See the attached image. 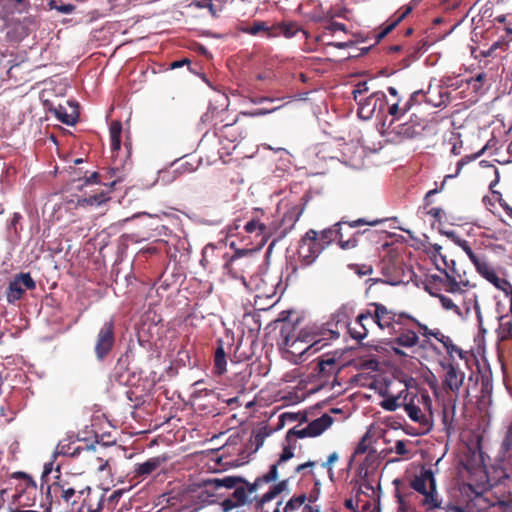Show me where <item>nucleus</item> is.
I'll return each instance as SVG.
<instances>
[{"mask_svg": "<svg viewBox=\"0 0 512 512\" xmlns=\"http://www.w3.org/2000/svg\"><path fill=\"white\" fill-rule=\"evenodd\" d=\"M370 306L374 309L358 315V321L362 323L371 320L380 329H388L390 334H397L401 330L404 319H413L411 315L404 312L396 313L381 303H371Z\"/></svg>", "mask_w": 512, "mask_h": 512, "instance_id": "f257e3e1", "label": "nucleus"}, {"mask_svg": "<svg viewBox=\"0 0 512 512\" xmlns=\"http://www.w3.org/2000/svg\"><path fill=\"white\" fill-rule=\"evenodd\" d=\"M410 485L415 491L424 495L422 503L427 510L440 508L441 500L438 498L436 480L431 469L423 468L420 473L411 480Z\"/></svg>", "mask_w": 512, "mask_h": 512, "instance_id": "f03ea898", "label": "nucleus"}, {"mask_svg": "<svg viewBox=\"0 0 512 512\" xmlns=\"http://www.w3.org/2000/svg\"><path fill=\"white\" fill-rule=\"evenodd\" d=\"M498 468L495 469L497 474V482L504 483L505 480L510 479L512 476V422L507 428L505 437L501 443L499 450Z\"/></svg>", "mask_w": 512, "mask_h": 512, "instance_id": "7ed1b4c3", "label": "nucleus"}, {"mask_svg": "<svg viewBox=\"0 0 512 512\" xmlns=\"http://www.w3.org/2000/svg\"><path fill=\"white\" fill-rule=\"evenodd\" d=\"M325 246L318 240L317 231L310 229L302 237L298 256L304 266H309L318 258Z\"/></svg>", "mask_w": 512, "mask_h": 512, "instance_id": "20e7f679", "label": "nucleus"}, {"mask_svg": "<svg viewBox=\"0 0 512 512\" xmlns=\"http://www.w3.org/2000/svg\"><path fill=\"white\" fill-rule=\"evenodd\" d=\"M357 114L362 120H370L374 115L381 114L387 104L384 92L376 91L369 96L359 99Z\"/></svg>", "mask_w": 512, "mask_h": 512, "instance_id": "39448f33", "label": "nucleus"}, {"mask_svg": "<svg viewBox=\"0 0 512 512\" xmlns=\"http://www.w3.org/2000/svg\"><path fill=\"white\" fill-rule=\"evenodd\" d=\"M115 344L114 324L106 321L100 328L95 342L94 351L98 360H103L113 349Z\"/></svg>", "mask_w": 512, "mask_h": 512, "instance_id": "423d86ee", "label": "nucleus"}, {"mask_svg": "<svg viewBox=\"0 0 512 512\" xmlns=\"http://www.w3.org/2000/svg\"><path fill=\"white\" fill-rule=\"evenodd\" d=\"M36 286L35 281L29 273H20L10 281L6 290L8 303L13 304L21 299L26 290H32Z\"/></svg>", "mask_w": 512, "mask_h": 512, "instance_id": "0eeeda50", "label": "nucleus"}, {"mask_svg": "<svg viewBox=\"0 0 512 512\" xmlns=\"http://www.w3.org/2000/svg\"><path fill=\"white\" fill-rule=\"evenodd\" d=\"M280 336L282 339V344L287 348L294 349V353H303L305 351L313 350L316 351V342L303 348V344H306L308 341L302 337L300 334H295V329L290 323H284L281 330Z\"/></svg>", "mask_w": 512, "mask_h": 512, "instance_id": "6e6552de", "label": "nucleus"}, {"mask_svg": "<svg viewBox=\"0 0 512 512\" xmlns=\"http://www.w3.org/2000/svg\"><path fill=\"white\" fill-rule=\"evenodd\" d=\"M477 271L497 289L502 290L510 300V311H512V285L504 278L497 276L492 267H490L485 260L477 263Z\"/></svg>", "mask_w": 512, "mask_h": 512, "instance_id": "1a4fd4ad", "label": "nucleus"}, {"mask_svg": "<svg viewBox=\"0 0 512 512\" xmlns=\"http://www.w3.org/2000/svg\"><path fill=\"white\" fill-rule=\"evenodd\" d=\"M440 366L445 371L442 380L444 389L458 392L463 385L465 378L464 372H462L457 365L450 362L440 361Z\"/></svg>", "mask_w": 512, "mask_h": 512, "instance_id": "9d476101", "label": "nucleus"}, {"mask_svg": "<svg viewBox=\"0 0 512 512\" xmlns=\"http://www.w3.org/2000/svg\"><path fill=\"white\" fill-rule=\"evenodd\" d=\"M464 492L466 494L471 492L474 494V498L471 499L470 502L466 503V505L448 504V512H480V510H483L487 507V502L483 498L482 492L476 491L471 484L464 486Z\"/></svg>", "mask_w": 512, "mask_h": 512, "instance_id": "9b49d317", "label": "nucleus"}, {"mask_svg": "<svg viewBox=\"0 0 512 512\" xmlns=\"http://www.w3.org/2000/svg\"><path fill=\"white\" fill-rule=\"evenodd\" d=\"M259 212L263 214L262 210H256L254 215L244 225V230L249 234L254 233L257 236H261L262 239L267 240V238L272 234L273 230H275V226H271L270 224L262 221L258 216Z\"/></svg>", "mask_w": 512, "mask_h": 512, "instance_id": "f8f14e48", "label": "nucleus"}, {"mask_svg": "<svg viewBox=\"0 0 512 512\" xmlns=\"http://www.w3.org/2000/svg\"><path fill=\"white\" fill-rule=\"evenodd\" d=\"M69 111L65 106L58 105L51 109L55 117L61 121L62 123L73 126L76 124L79 113H78V104L76 102L68 101Z\"/></svg>", "mask_w": 512, "mask_h": 512, "instance_id": "ddd939ff", "label": "nucleus"}, {"mask_svg": "<svg viewBox=\"0 0 512 512\" xmlns=\"http://www.w3.org/2000/svg\"><path fill=\"white\" fill-rule=\"evenodd\" d=\"M315 371L321 380H327L329 377L334 376L338 372L335 357L330 355L321 357L316 364Z\"/></svg>", "mask_w": 512, "mask_h": 512, "instance_id": "4468645a", "label": "nucleus"}, {"mask_svg": "<svg viewBox=\"0 0 512 512\" xmlns=\"http://www.w3.org/2000/svg\"><path fill=\"white\" fill-rule=\"evenodd\" d=\"M409 100L414 106L419 105L422 102H426L433 107H441L446 106V103L448 102V94L439 92V100L436 101L427 96L423 90H417L410 95Z\"/></svg>", "mask_w": 512, "mask_h": 512, "instance_id": "2eb2a0df", "label": "nucleus"}, {"mask_svg": "<svg viewBox=\"0 0 512 512\" xmlns=\"http://www.w3.org/2000/svg\"><path fill=\"white\" fill-rule=\"evenodd\" d=\"M304 211V205L295 204L289 207L282 218V226L284 233L292 230L296 222L300 219Z\"/></svg>", "mask_w": 512, "mask_h": 512, "instance_id": "dca6fc26", "label": "nucleus"}, {"mask_svg": "<svg viewBox=\"0 0 512 512\" xmlns=\"http://www.w3.org/2000/svg\"><path fill=\"white\" fill-rule=\"evenodd\" d=\"M244 483H246V480L240 476H224L222 478H212L207 481V485L215 490L220 488L235 489Z\"/></svg>", "mask_w": 512, "mask_h": 512, "instance_id": "f3484780", "label": "nucleus"}, {"mask_svg": "<svg viewBox=\"0 0 512 512\" xmlns=\"http://www.w3.org/2000/svg\"><path fill=\"white\" fill-rule=\"evenodd\" d=\"M278 477V469L277 464H273L270 466L269 471L264 474L263 476H260L255 479L253 483H249L246 481L243 485H245L248 493V497L257 491V489L261 486L262 483H270L272 481H275Z\"/></svg>", "mask_w": 512, "mask_h": 512, "instance_id": "a211bd4d", "label": "nucleus"}, {"mask_svg": "<svg viewBox=\"0 0 512 512\" xmlns=\"http://www.w3.org/2000/svg\"><path fill=\"white\" fill-rule=\"evenodd\" d=\"M96 446L94 444L85 445L83 447H75L71 449L69 444H58L54 453L52 454L53 459H56L59 455L76 457L80 455L82 452H91L95 451Z\"/></svg>", "mask_w": 512, "mask_h": 512, "instance_id": "6ab92c4d", "label": "nucleus"}, {"mask_svg": "<svg viewBox=\"0 0 512 512\" xmlns=\"http://www.w3.org/2000/svg\"><path fill=\"white\" fill-rule=\"evenodd\" d=\"M165 461H166V457H164V456L152 457V458L148 459L147 461L136 465L135 473L139 477L148 476L152 472H154L156 469H158L161 466V464H163Z\"/></svg>", "mask_w": 512, "mask_h": 512, "instance_id": "aec40b11", "label": "nucleus"}, {"mask_svg": "<svg viewBox=\"0 0 512 512\" xmlns=\"http://www.w3.org/2000/svg\"><path fill=\"white\" fill-rule=\"evenodd\" d=\"M333 423V418L328 414H323L317 419H314L307 425L312 437L321 435Z\"/></svg>", "mask_w": 512, "mask_h": 512, "instance_id": "412c9836", "label": "nucleus"}, {"mask_svg": "<svg viewBox=\"0 0 512 512\" xmlns=\"http://www.w3.org/2000/svg\"><path fill=\"white\" fill-rule=\"evenodd\" d=\"M5 14L23 13L30 6V0H0Z\"/></svg>", "mask_w": 512, "mask_h": 512, "instance_id": "4be33fe9", "label": "nucleus"}, {"mask_svg": "<svg viewBox=\"0 0 512 512\" xmlns=\"http://www.w3.org/2000/svg\"><path fill=\"white\" fill-rule=\"evenodd\" d=\"M344 222L340 221L335 223L333 226L324 229L320 233V238L318 237V240L321 242L322 245L325 247L329 245L332 241L335 239H338L339 236H341V225Z\"/></svg>", "mask_w": 512, "mask_h": 512, "instance_id": "5701e85b", "label": "nucleus"}, {"mask_svg": "<svg viewBox=\"0 0 512 512\" xmlns=\"http://www.w3.org/2000/svg\"><path fill=\"white\" fill-rule=\"evenodd\" d=\"M404 410L412 421L429 427V420L412 401L404 404Z\"/></svg>", "mask_w": 512, "mask_h": 512, "instance_id": "b1692460", "label": "nucleus"}, {"mask_svg": "<svg viewBox=\"0 0 512 512\" xmlns=\"http://www.w3.org/2000/svg\"><path fill=\"white\" fill-rule=\"evenodd\" d=\"M399 335L394 339V342L399 346L411 348L418 343V336L412 330H404L402 332H398Z\"/></svg>", "mask_w": 512, "mask_h": 512, "instance_id": "393cba45", "label": "nucleus"}, {"mask_svg": "<svg viewBox=\"0 0 512 512\" xmlns=\"http://www.w3.org/2000/svg\"><path fill=\"white\" fill-rule=\"evenodd\" d=\"M472 309H474L477 319H478V322H479V324H481L482 323V315H481L480 306L477 302V297L475 294L472 295V297H470L464 301V311H462L463 317H461V318L462 319L468 318Z\"/></svg>", "mask_w": 512, "mask_h": 512, "instance_id": "a878e982", "label": "nucleus"}, {"mask_svg": "<svg viewBox=\"0 0 512 512\" xmlns=\"http://www.w3.org/2000/svg\"><path fill=\"white\" fill-rule=\"evenodd\" d=\"M229 498L234 499V503L237 507H241L252 502V499L248 497L245 485H239L236 487Z\"/></svg>", "mask_w": 512, "mask_h": 512, "instance_id": "bb28decb", "label": "nucleus"}, {"mask_svg": "<svg viewBox=\"0 0 512 512\" xmlns=\"http://www.w3.org/2000/svg\"><path fill=\"white\" fill-rule=\"evenodd\" d=\"M214 364L219 374H222L226 370V353L222 340L218 341V347L215 351Z\"/></svg>", "mask_w": 512, "mask_h": 512, "instance_id": "cd10ccee", "label": "nucleus"}, {"mask_svg": "<svg viewBox=\"0 0 512 512\" xmlns=\"http://www.w3.org/2000/svg\"><path fill=\"white\" fill-rule=\"evenodd\" d=\"M21 219L22 215L15 212L11 220L7 223V230L11 239H17L19 237V231L22 228L20 224Z\"/></svg>", "mask_w": 512, "mask_h": 512, "instance_id": "c85d7f7f", "label": "nucleus"}, {"mask_svg": "<svg viewBox=\"0 0 512 512\" xmlns=\"http://www.w3.org/2000/svg\"><path fill=\"white\" fill-rule=\"evenodd\" d=\"M445 276L450 284V287L447 291H449L451 293H456V292L460 291L461 285L465 286V287L469 285L468 280H462L458 276L452 275L447 271H445Z\"/></svg>", "mask_w": 512, "mask_h": 512, "instance_id": "c756f323", "label": "nucleus"}, {"mask_svg": "<svg viewBox=\"0 0 512 512\" xmlns=\"http://www.w3.org/2000/svg\"><path fill=\"white\" fill-rule=\"evenodd\" d=\"M47 5L50 10H56L61 14H71L75 9L74 5L63 3L61 0H49Z\"/></svg>", "mask_w": 512, "mask_h": 512, "instance_id": "7c9ffc66", "label": "nucleus"}, {"mask_svg": "<svg viewBox=\"0 0 512 512\" xmlns=\"http://www.w3.org/2000/svg\"><path fill=\"white\" fill-rule=\"evenodd\" d=\"M439 342L443 344V346L445 347L447 353L450 355L451 358H452L453 353H456V354H458V356L460 358H463L462 349L459 348L457 345H455L449 336L440 335Z\"/></svg>", "mask_w": 512, "mask_h": 512, "instance_id": "2f4dec72", "label": "nucleus"}, {"mask_svg": "<svg viewBox=\"0 0 512 512\" xmlns=\"http://www.w3.org/2000/svg\"><path fill=\"white\" fill-rule=\"evenodd\" d=\"M421 129L416 128L408 123H403L398 126L396 133L404 138H415L420 135Z\"/></svg>", "mask_w": 512, "mask_h": 512, "instance_id": "473e14b6", "label": "nucleus"}, {"mask_svg": "<svg viewBox=\"0 0 512 512\" xmlns=\"http://www.w3.org/2000/svg\"><path fill=\"white\" fill-rule=\"evenodd\" d=\"M187 164H182L177 170L169 172V171H159L158 181H161L164 185L170 184L177 177V171L185 172L189 169L186 167Z\"/></svg>", "mask_w": 512, "mask_h": 512, "instance_id": "72a5a7b5", "label": "nucleus"}, {"mask_svg": "<svg viewBox=\"0 0 512 512\" xmlns=\"http://www.w3.org/2000/svg\"><path fill=\"white\" fill-rule=\"evenodd\" d=\"M435 296L439 298L441 306L445 310H453L459 317H463L462 309L459 306H457L451 298L442 294H438Z\"/></svg>", "mask_w": 512, "mask_h": 512, "instance_id": "f704fd0d", "label": "nucleus"}, {"mask_svg": "<svg viewBox=\"0 0 512 512\" xmlns=\"http://www.w3.org/2000/svg\"><path fill=\"white\" fill-rule=\"evenodd\" d=\"M276 29L278 30V33L282 34L286 38H292L297 32L301 31V29L293 23H280L277 25Z\"/></svg>", "mask_w": 512, "mask_h": 512, "instance_id": "c9c22d12", "label": "nucleus"}, {"mask_svg": "<svg viewBox=\"0 0 512 512\" xmlns=\"http://www.w3.org/2000/svg\"><path fill=\"white\" fill-rule=\"evenodd\" d=\"M412 11V7L411 6H406L404 11L398 16V18L393 22L391 23L390 25H388L379 35H378V38H383L385 37L388 33H390L408 14H410Z\"/></svg>", "mask_w": 512, "mask_h": 512, "instance_id": "e433bc0d", "label": "nucleus"}, {"mask_svg": "<svg viewBox=\"0 0 512 512\" xmlns=\"http://www.w3.org/2000/svg\"><path fill=\"white\" fill-rule=\"evenodd\" d=\"M306 501V495L301 494L296 497H292L285 505L284 512H293L294 510L300 508Z\"/></svg>", "mask_w": 512, "mask_h": 512, "instance_id": "4c0bfd02", "label": "nucleus"}, {"mask_svg": "<svg viewBox=\"0 0 512 512\" xmlns=\"http://www.w3.org/2000/svg\"><path fill=\"white\" fill-rule=\"evenodd\" d=\"M458 246L462 248V250L466 253V255L468 256V258L471 260L475 267H477V263H481L484 260L483 258L477 256L472 251V249L469 246V243L466 240L462 239L458 243Z\"/></svg>", "mask_w": 512, "mask_h": 512, "instance_id": "58836bf2", "label": "nucleus"}, {"mask_svg": "<svg viewBox=\"0 0 512 512\" xmlns=\"http://www.w3.org/2000/svg\"><path fill=\"white\" fill-rule=\"evenodd\" d=\"M241 31L249 35H257L260 31H269V27L263 21H255L251 26L242 28Z\"/></svg>", "mask_w": 512, "mask_h": 512, "instance_id": "ea45409f", "label": "nucleus"}, {"mask_svg": "<svg viewBox=\"0 0 512 512\" xmlns=\"http://www.w3.org/2000/svg\"><path fill=\"white\" fill-rule=\"evenodd\" d=\"M283 106H284V104H279V105L273 106L271 108H266V107L256 108V109L251 110L250 112H247L246 114L251 117H261V116H265L268 114H272V113L278 111L279 109H281Z\"/></svg>", "mask_w": 512, "mask_h": 512, "instance_id": "a19ab883", "label": "nucleus"}, {"mask_svg": "<svg viewBox=\"0 0 512 512\" xmlns=\"http://www.w3.org/2000/svg\"><path fill=\"white\" fill-rule=\"evenodd\" d=\"M284 97H273V96H252L250 97V102L254 105H262L264 103H276V102H282L284 100Z\"/></svg>", "mask_w": 512, "mask_h": 512, "instance_id": "79ce46f5", "label": "nucleus"}, {"mask_svg": "<svg viewBox=\"0 0 512 512\" xmlns=\"http://www.w3.org/2000/svg\"><path fill=\"white\" fill-rule=\"evenodd\" d=\"M411 321H413L414 323H416V325L419 327V329L421 330L422 332V335L423 336H432L434 337L437 341H440V335H444L442 332H440V330L436 329V330H431L429 329L425 324H422L420 323L419 321H417L414 317L413 319H410Z\"/></svg>", "mask_w": 512, "mask_h": 512, "instance_id": "37998d69", "label": "nucleus"}, {"mask_svg": "<svg viewBox=\"0 0 512 512\" xmlns=\"http://www.w3.org/2000/svg\"><path fill=\"white\" fill-rule=\"evenodd\" d=\"M292 436L300 438V439H303L306 437H312L310 431L307 429V426L304 428H300V429L297 427H293V428L289 429L287 432V435H286L287 441H290Z\"/></svg>", "mask_w": 512, "mask_h": 512, "instance_id": "c03bdc74", "label": "nucleus"}, {"mask_svg": "<svg viewBox=\"0 0 512 512\" xmlns=\"http://www.w3.org/2000/svg\"><path fill=\"white\" fill-rule=\"evenodd\" d=\"M369 91V87H368V84L367 82L363 81V82H359L352 94H353V99L355 100V102L359 101V99H363V95L366 94L367 92Z\"/></svg>", "mask_w": 512, "mask_h": 512, "instance_id": "a18cd8bd", "label": "nucleus"}, {"mask_svg": "<svg viewBox=\"0 0 512 512\" xmlns=\"http://www.w3.org/2000/svg\"><path fill=\"white\" fill-rule=\"evenodd\" d=\"M103 202V195L96 194L89 197H84L78 200L79 205H100Z\"/></svg>", "mask_w": 512, "mask_h": 512, "instance_id": "49530a36", "label": "nucleus"}, {"mask_svg": "<svg viewBox=\"0 0 512 512\" xmlns=\"http://www.w3.org/2000/svg\"><path fill=\"white\" fill-rule=\"evenodd\" d=\"M366 322L367 321H362V323H360L357 320V323L360 325V330H356L355 328L350 329L352 338L356 340H363L367 336L368 331L366 328Z\"/></svg>", "mask_w": 512, "mask_h": 512, "instance_id": "de8ad7c7", "label": "nucleus"}, {"mask_svg": "<svg viewBox=\"0 0 512 512\" xmlns=\"http://www.w3.org/2000/svg\"><path fill=\"white\" fill-rule=\"evenodd\" d=\"M398 398L397 397H388L384 399L381 403V407L386 411H395L399 407Z\"/></svg>", "mask_w": 512, "mask_h": 512, "instance_id": "09e8293b", "label": "nucleus"}, {"mask_svg": "<svg viewBox=\"0 0 512 512\" xmlns=\"http://www.w3.org/2000/svg\"><path fill=\"white\" fill-rule=\"evenodd\" d=\"M442 261L445 265V269L444 270H441V268L438 267V270L440 271H443L445 273V271L449 272L450 274L452 275H455V276H458L459 278H461V275L460 273L457 271L456 269V262L454 260H447V258L445 256L442 257Z\"/></svg>", "mask_w": 512, "mask_h": 512, "instance_id": "8fccbe9b", "label": "nucleus"}, {"mask_svg": "<svg viewBox=\"0 0 512 512\" xmlns=\"http://www.w3.org/2000/svg\"><path fill=\"white\" fill-rule=\"evenodd\" d=\"M399 101L400 99L388 107V114L393 117L390 124H392L394 121L400 120L403 116L401 113V108L399 107Z\"/></svg>", "mask_w": 512, "mask_h": 512, "instance_id": "3c124183", "label": "nucleus"}, {"mask_svg": "<svg viewBox=\"0 0 512 512\" xmlns=\"http://www.w3.org/2000/svg\"><path fill=\"white\" fill-rule=\"evenodd\" d=\"M338 244L343 250H350L355 248L358 245V240L355 236L349 238L348 240H343L342 235L338 238Z\"/></svg>", "mask_w": 512, "mask_h": 512, "instance_id": "603ef678", "label": "nucleus"}, {"mask_svg": "<svg viewBox=\"0 0 512 512\" xmlns=\"http://www.w3.org/2000/svg\"><path fill=\"white\" fill-rule=\"evenodd\" d=\"M104 501H105V494H104V493H102V494L99 496V498H98L97 503H96V505H95V506H93L92 504H89V505H88V510H87V512H99V511H101V510H102V508H103Z\"/></svg>", "mask_w": 512, "mask_h": 512, "instance_id": "864d4df0", "label": "nucleus"}, {"mask_svg": "<svg viewBox=\"0 0 512 512\" xmlns=\"http://www.w3.org/2000/svg\"><path fill=\"white\" fill-rule=\"evenodd\" d=\"M122 132V124L119 121H113L110 125V137H120Z\"/></svg>", "mask_w": 512, "mask_h": 512, "instance_id": "5fc2aeb1", "label": "nucleus"}, {"mask_svg": "<svg viewBox=\"0 0 512 512\" xmlns=\"http://www.w3.org/2000/svg\"><path fill=\"white\" fill-rule=\"evenodd\" d=\"M293 456H294L293 449L289 446L284 447L277 465L282 462H286V461L290 460Z\"/></svg>", "mask_w": 512, "mask_h": 512, "instance_id": "6e6d98bb", "label": "nucleus"}, {"mask_svg": "<svg viewBox=\"0 0 512 512\" xmlns=\"http://www.w3.org/2000/svg\"><path fill=\"white\" fill-rule=\"evenodd\" d=\"M221 508L223 512H230L237 508V505L234 503V499L228 497L221 502Z\"/></svg>", "mask_w": 512, "mask_h": 512, "instance_id": "4d7b16f0", "label": "nucleus"}, {"mask_svg": "<svg viewBox=\"0 0 512 512\" xmlns=\"http://www.w3.org/2000/svg\"><path fill=\"white\" fill-rule=\"evenodd\" d=\"M378 223H379V221H378V220L368 222V221H366V220H365V219H363V218H359V219H357V220H354V221L349 222L348 224H349V226H350L351 228H356V227H359V226H362V225H366V224L371 225V226H375V225H377Z\"/></svg>", "mask_w": 512, "mask_h": 512, "instance_id": "13d9d810", "label": "nucleus"}, {"mask_svg": "<svg viewBox=\"0 0 512 512\" xmlns=\"http://www.w3.org/2000/svg\"><path fill=\"white\" fill-rule=\"evenodd\" d=\"M394 451L398 455H406L408 453V450L406 449V442L404 440H397Z\"/></svg>", "mask_w": 512, "mask_h": 512, "instance_id": "bf43d9fd", "label": "nucleus"}, {"mask_svg": "<svg viewBox=\"0 0 512 512\" xmlns=\"http://www.w3.org/2000/svg\"><path fill=\"white\" fill-rule=\"evenodd\" d=\"M441 233L451 239L456 245L462 240L454 230L441 231Z\"/></svg>", "mask_w": 512, "mask_h": 512, "instance_id": "052dcab7", "label": "nucleus"}, {"mask_svg": "<svg viewBox=\"0 0 512 512\" xmlns=\"http://www.w3.org/2000/svg\"><path fill=\"white\" fill-rule=\"evenodd\" d=\"M278 494L272 489V487L270 488V490L268 492H266L262 497H261V500L260 502L262 504L264 503H267V502H270L271 500H273Z\"/></svg>", "mask_w": 512, "mask_h": 512, "instance_id": "680f3d73", "label": "nucleus"}, {"mask_svg": "<svg viewBox=\"0 0 512 512\" xmlns=\"http://www.w3.org/2000/svg\"><path fill=\"white\" fill-rule=\"evenodd\" d=\"M487 149V145H485L480 151H478L477 153L471 155V156H465L463 158H461L460 160H464L465 161V165L473 160H476L477 158H479L483 153L484 151Z\"/></svg>", "mask_w": 512, "mask_h": 512, "instance_id": "e2e57ef3", "label": "nucleus"}, {"mask_svg": "<svg viewBox=\"0 0 512 512\" xmlns=\"http://www.w3.org/2000/svg\"><path fill=\"white\" fill-rule=\"evenodd\" d=\"M56 459H51L50 462H47L44 464L43 473H42V480H44L45 477H47L53 470V464Z\"/></svg>", "mask_w": 512, "mask_h": 512, "instance_id": "0e129e2a", "label": "nucleus"}, {"mask_svg": "<svg viewBox=\"0 0 512 512\" xmlns=\"http://www.w3.org/2000/svg\"><path fill=\"white\" fill-rule=\"evenodd\" d=\"M287 485H288V481L283 480V481L277 483L276 485L272 486V489L279 495L287 488Z\"/></svg>", "mask_w": 512, "mask_h": 512, "instance_id": "69168bd1", "label": "nucleus"}, {"mask_svg": "<svg viewBox=\"0 0 512 512\" xmlns=\"http://www.w3.org/2000/svg\"><path fill=\"white\" fill-rule=\"evenodd\" d=\"M122 496V491L121 490H116L114 491L107 499V501L110 503V504H115L118 502V500L120 499V497Z\"/></svg>", "mask_w": 512, "mask_h": 512, "instance_id": "338daca9", "label": "nucleus"}, {"mask_svg": "<svg viewBox=\"0 0 512 512\" xmlns=\"http://www.w3.org/2000/svg\"><path fill=\"white\" fill-rule=\"evenodd\" d=\"M74 494H75V489H73V488L63 489L62 498L66 502H69L71 500V498L74 496Z\"/></svg>", "mask_w": 512, "mask_h": 512, "instance_id": "774afa93", "label": "nucleus"}]
</instances>
